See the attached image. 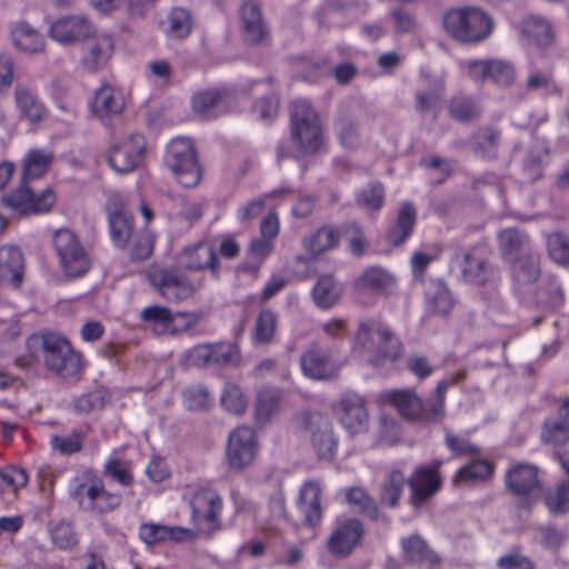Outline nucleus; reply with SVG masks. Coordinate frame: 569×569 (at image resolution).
<instances>
[{"label": "nucleus", "mask_w": 569, "mask_h": 569, "mask_svg": "<svg viewBox=\"0 0 569 569\" xmlns=\"http://www.w3.org/2000/svg\"><path fill=\"white\" fill-rule=\"evenodd\" d=\"M106 214L112 244L120 250H128L133 262L148 260L154 248V236L148 229L137 231L133 216L126 209L120 193L112 192L106 201Z\"/></svg>", "instance_id": "f257e3e1"}, {"label": "nucleus", "mask_w": 569, "mask_h": 569, "mask_svg": "<svg viewBox=\"0 0 569 569\" xmlns=\"http://www.w3.org/2000/svg\"><path fill=\"white\" fill-rule=\"evenodd\" d=\"M353 348L368 361L381 363L385 360H396L401 351V345L391 330L376 319L360 320L353 337Z\"/></svg>", "instance_id": "f03ea898"}, {"label": "nucleus", "mask_w": 569, "mask_h": 569, "mask_svg": "<svg viewBox=\"0 0 569 569\" xmlns=\"http://www.w3.org/2000/svg\"><path fill=\"white\" fill-rule=\"evenodd\" d=\"M70 497L81 510L97 515L112 512L122 503V496L108 490L102 479L91 470L74 479Z\"/></svg>", "instance_id": "7ed1b4c3"}, {"label": "nucleus", "mask_w": 569, "mask_h": 569, "mask_svg": "<svg viewBox=\"0 0 569 569\" xmlns=\"http://www.w3.org/2000/svg\"><path fill=\"white\" fill-rule=\"evenodd\" d=\"M41 341L44 367L60 378L79 380L84 370L82 355L57 333H46Z\"/></svg>", "instance_id": "20e7f679"}, {"label": "nucleus", "mask_w": 569, "mask_h": 569, "mask_svg": "<svg viewBox=\"0 0 569 569\" xmlns=\"http://www.w3.org/2000/svg\"><path fill=\"white\" fill-rule=\"evenodd\" d=\"M443 28L457 41L477 43L490 36L493 21L478 8H461L446 12Z\"/></svg>", "instance_id": "39448f33"}, {"label": "nucleus", "mask_w": 569, "mask_h": 569, "mask_svg": "<svg viewBox=\"0 0 569 569\" xmlns=\"http://www.w3.org/2000/svg\"><path fill=\"white\" fill-rule=\"evenodd\" d=\"M292 140L303 153H316L323 143L322 127L317 111L310 102L298 99L290 106Z\"/></svg>", "instance_id": "423d86ee"}, {"label": "nucleus", "mask_w": 569, "mask_h": 569, "mask_svg": "<svg viewBox=\"0 0 569 569\" xmlns=\"http://www.w3.org/2000/svg\"><path fill=\"white\" fill-rule=\"evenodd\" d=\"M181 270L178 266H153L148 272L152 288L168 302L184 301L203 286V279L192 280Z\"/></svg>", "instance_id": "0eeeda50"}, {"label": "nucleus", "mask_w": 569, "mask_h": 569, "mask_svg": "<svg viewBox=\"0 0 569 569\" xmlns=\"http://www.w3.org/2000/svg\"><path fill=\"white\" fill-rule=\"evenodd\" d=\"M52 243L60 268L68 278L82 277L90 270V253L74 232L66 228L59 229L53 234Z\"/></svg>", "instance_id": "6e6552de"}, {"label": "nucleus", "mask_w": 569, "mask_h": 569, "mask_svg": "<svg viewBox=\"0 0 569 569\" xmlns=\"http://www.w3.org/2000/svg\"><path fill=\"white\" fill-rule=\"evenodd\" d=\"M166 164L182 187L192 188L199 184L201 168L194 147L188 138L179 137L169 143Z\"/></svg>", "instance_id": "1a4fd4ad"}, {"label": "nucleus", "mask_w": 569, "mask_h": 569, "mask_svg": "<svg viewBox=\"0 0 569 569\" xmlns=\"http://www.w3.org/2000/svg\"><path fill=\"white\" fill-rule=\"evenodd\" d=\"M191 519L197 530L210 537L221 529L222 498L209 487L198 488L189 498Z\"/></svg>", "instance_id": "9d476101"}, {"label": "nucleus", "mask_w": 569, "mask_h": 569, "mask_svg": "<svg viewBox=\"0 0 569 569\" xmlns=\"http://www.w3.org/2000/svg\"><path fill=\"white\" fill-rule=\"evenodd\" d=\"M460 67L467 77L478 84L492 82L507 88L516 81L515 66L503 59H469L460 62Z\"/></svg>", "instance_id": "9b49d317"}, {"label": "nucleus", "mask_w": 569, "mask_h": 569, "mask_svg": "<svg viewBox=\"0 0 569 569\" xmlns=\"http://www.w3.org/2000/svg\"><path fill=\"white\" fill-rule=\"evenodd\" d=\"M140 319L150 326L158 336L177 335L194 326L196 320L191 313H172L163 306H149L141 310Z\"/></svg>", "instance_id": "f8f14e48"}, {"label": "nucleus", "mask_w": 569, "mask_h": 569, "mask_svg": "<svg viewBox=\"0 0 569 569\" xmlns=\"http://www.w3.org/2000/svg\"><path fill=\"white\" fill-rule=\"evenodd\" d=\"M146 148L147 144L143 136L138 133L130 134L110 148L109 163L119 173L132 172L143 162Z\"/></svg>", "instance_id": "ddd939ff"}, {"label": "nucleus", "mask_w": 569, "mask_h": 569, "mask_svg": "<svg viewBox=\"0 0 569 569\" xmlns=\"http://www.w3.org/2000/svg\"><path fill=\"white\" fill-rule=\"evenodd\" d=\"M56 202V196L51 189H46L34 194L24 182L10 193L3 196L2 203L22 214H38L49 212Z\"/></svg>", "instance_id": "4468645a"}, {"label": "nucleus", "mask_w": 569, "mask_h": 569, "mask_svg": "<svg viewBox=\"0 0 569 569\" xmlns=\"http://www.w3.org/2000/svg\"><path fill=\"white\" fill-rule=\"evenodd\" d=\"M258 446L253 429L236 428L228 438L227 462L233 470H242L250 466L257 456Z\"/></svg>", "instance_id": "2eb2a0df"}, {"label": "nucleus", "mask_w": 569, "mask_h": 569, "mask_svg": "<svg viewBox=\"0 0 569 569\" xmlns=\"http://www.w3.org/2000/svg\"><path fill=\"white\" fill-rule=\"evenodd\" d=\"M441 463V461H435L430 466H420L408 479L411 492L410 501L413 508H420L441 489L442 478L439 472Z\"/></svg>", "instance_id": "dca6fc26"}, {"label": "nucleus", "mask_w": 569, "mask_h": 569, "mask_svg": "<svg viewBox=\"0 0 569 569\" xmlns=\"http://www.w3.org/2000/svg\"><path fill=\"white\" fill-rule=\"evenodd\" d=\"M178 268L186 271H202L209 269L218 278L220 264L213 244L207 241H199L184 247L176 254Z\"/></svg>", "instance_id": "f3484780"}, {"label": "nucleus", "mask_w": 569, "mask_h": 569, "mask_svg": "<svg viewBox=\"0 0 569 569\" xmlns=\"http://www.w3.org/2000/svg\"><path fill=\"white\" fill-rule=\"evenodd\" d=\"M114 52V40L106 32H98L84 40L81 47V64L89 72H97L107 67Z\"/></svg>", "instance_id": "a211bd4d"}, {"label": "nucleus", "mask_w": 569, "mask_h": 569, "mask_svg": "<svg viewBox=\"0 0 569 569\" xmlns=\"http://www.w3.org/2000/svg\"><path fill=\"white\" fill-rule=\"evenodd\" d=\"M300 367L306 377L319 381L335 380L340 370L329 352L316 343L310 345L301 355Z\"/></svg>", "instance_id": "6ab92c4d"}, {"label": "nucleus", "mask_w": 569, "mask_h": 569, "mask_svg": "<svg viewBox=\"0 0 569 569\" xmlns=\"http://www.w3.org/2000/svg\"><path fill=\"white\" fill-rule=\"evenodd\" d=\"M363 533V526L358 519L337 520L327 541L328 550L337 557H346L360 543Z\"/></svg>", "instance_id": "aec40b11"}, {"label": "nucleus", "mask_w": 569, "mask_h": 569, "mask_svg": "<svg viewBox=\"0 0 569 569\" xmlns=\"http://www.w3.org/2000/svg\"><path fill=\"white\" fill-rule=\"evenodd\" d=\"M340 422L350 435L363 432L368 426V411L365 399L356 392L342 395L336 407Z\"/></svg>", "instance_id": "412c9836"}, {"label": "nucleus", "mask_w": 569, "mask_h": 569, "mask_svg": "<svg viewBox=\"0 0 569 569\" xmlns=\"http://www.w3.org/2000/svg\"><path fill=\"white\" fill-rule=\"evenodd\" d=\"M507 489L517 497H535L541 491L539 469L530 463H518L505 477Z\"/></svg>", "instance_id": "4be33fe9"}, {"label": "nucleus", "mask_w": 569, "mask_h": 569, "mask_svg": "<svg viewBox=\"0 0 569 569\" xmlns=\"http://www.w3.org/2000/svg\"><path fill=\"white\" fill-rule=\"evenodd\" d=\"M94 24L82 16H71L57 20L50 28V36L53 40L70 44L84 42L87 38L94 34Z\"/></svg>", "instance_id": "5701e85b"}, {"label": "nucleus", "mask_w": 569, "mask_h": 569, "mask_svg": "<svg viewBox=\"0 0 569 569\" xmlns=\"http://www.w3.org/2000/svg\"><path fill=\"white\" fill-rule=\"evenodd\" d=\"M322 489L318 481H306L298 496V510L303 516V523L309 528H315L320 525L323 517L322 503Z\"/></svg>", "instance_id": "b1692460"}, {"label": "nucleus", "mask_w": 569, "mask_h": 569, "mask_svg": "<svg viewBox=\"0 0 569 569\" xmlns=\"http://www.w3.org/2000/svg\"><path fill=\"white\" fill-rule=\"evenodd\" d=\"M556 418L545 419L540 439L545 445L560 447L569 443V397L558 400Z\"/></svg>", "instance_id": "393cba45"}, {"label": "nucleus", "mask_w": 569, "mask_h": 569, "mask_svg": "<svg viewBox=\"0 0 569 569\" xmlns=\"http://www.w3.org/2000/svg\"><path fill=\"white\" fill-rule=\"evenodd\" d=\"M455 262L460 267L463 280L468 283L481 286L491 276L487 259L477 249L456 254Z\"/></svg>", "instance_id": "a878e982"}, {"label": "nucleus", "mask_w": 569, "mask_h": 569, "mask_svg": "<svg viewBox=\"0 0 569 569\" xmlns=\"http://www.w3.org/2000/svg\"><path fill=\"white\" fill-rule=\"evenodd\" d=\"M240 20L244 40L252 44L262 43L268 37L260 6L253 0H246L240 8Z\"/></svg>", "instance_id": "bb28decb"}, {"label": "nucleus", "mask_w": 569, "mask_h": 569, "mask_svg": "<svg viewBox=\"0 0 569 569\" xmlns=\"http://www.w3.org/2000/svg\"><path fill=\"white\" fill-rule=\"evenodd\" d=\"M196 537L191 529L179 526H164L154 522L141 523L139 527V538L148 546L156 545L166 540L176 542L192 540Z\"/></svg>", "instance_id": "cd10ccee"}, {"label": "nucleus", "mask_w": 569, "mask_h": 569, "mask_svg": "<svg viewBox=\"0 0 569 569\" xmlns=\"http://www.w3.org/2000/svg\"><path fill=\"white\" fill-rule=\"evenodd\" d=\"M232 98L223 90H204L192 97V110L201 118H214L229 108Z\"/></svg>", "instance_id": "c85d7f7f"}, {"label": "nucleus", "mask_w": 569, "mask_h": 569, "mask_svg": "<svg viewBox=\"0 0 569 569\" xmlns=\"http://www.w3.org/2000/svg\"><path fill=\"white\" fill-rule=\"evenodd\" d=\"M24 261L22 252L13 246L0 248V282L18 288L22 283Z\"/></svg>", "instance_id": "c756f323"}, {"label": "nucleus", "mask_w": 569, "mask_h": 569, "mask_svg": "<svg viewBox=\"0 0 569 569\" xmlns=\"http://www.w3.org/2000/svg\"><path fill=\"white\" fill-rule=\"evenodd\" d=\"M509 263L511 264L513 286L517 291L533 284L540 277V257L536 251L528 252Z\"/></svg>", "instance_id": "7c9ffc66"}, {"label": "nucleus", "mask_w": 569, "mask_h": 569, "mask_svg": "<svg viewBox=\"0 0 569 569\" xmlns=\"http://www.w3.org/2000/svg\"><path fill=\"white\" fill-rule=\"evenodd\" d=\"M396 284L395 277L380 267L367 268L355 281V290L358 293L373 292L386 293Z\"/></svg>", "instance_id": "2f4dec72"}, {"label": "nucleus", "mask_w": 569, "mask_h": 569, "mask_svg": "<svg viewBox=\"0 0 569 569\" xmlns=\"http://www.w3.org/2000/svg\"><path fill=\"white\" fill-rule=\"evenodd\" d=\"M498 244L503 259L508 262H511L528 252H535L531 248L528 234L516 228L501 230L498 233Z\"/></svg>", "instance_id": "473e14b6"}, {"label": "nucleus", "mask_w": 569, "mask_h": 569, "mask_svg": "<svg viewBox=\"0 0 569 569\" xmlns=\"http://www.w3.org/2000/svg\"><path fill=\"white\" fill-rule=\"evenodd\" d=\"M417 221V210L412 202L401 203L395 226L388 231V242L399 247L412 234Z\"/></svg>", "instance_id": "72a5a7b5"}, {"label": "nucleus", "mask_w": 569, "mask_h": 569, "mask_svg": "<svg viewBox=\"0 0 569 569\" xmlns=\"http://www.w3.org/2000/svg\"><path fill=\"white\" fill-rule=\"evenodd\" d=\"M450 118L460 123H469L478 120L483 111L479 98L470 94L459 93L448 102Z\"/></svg>", "instance_id": "f704fd0d"}, {"label": "nucleus", "mask_w": 569, "mask_h": 569, "mask_svg": "<svg viewBox=\"0 0 569 569\" xmlns=\"http://www.w3.org/2000/svg\"><path fill=\"white\" fill-rule=\"evenodd\" d=\"M13 96L17 109L30 123H38L46 117L47 110L43 103L29 88L17 86Z\"/></svg>", "instance_id": "c9c22d12"}, {"label": "nucleus", "mask_w": 569, "mask_h": 569, "mask_svg": "<svg viewBox=\"0 0 569 569\" xmlns=\"http://www.w3.org/2000/svg\"><path fill=\"white\" fill-rule=\"evenodd\" d=\"M425 300L427 311L433 315H447L453 306L449 288L439 279L430 280L427 283Z\"/></svg>", "instance_id": "e433bc0d"}, {"label": "nucleus", "mask_w": 569, "mask_h": 569, "mask_svg": "<svg viewBox=\"0 0 569 569\" xmlns=\"http://www.w3.org/2000/svg\"><path fill=\"white\" fill-rule=\"evenodd\" d=\"M312 445L320 459H331L336 449L337 441L333 436L331 423L321 417L311 422Z\"/></svg>", "instance_id": "4c0bfd02"}, {"label": "nucleus", "mask_w": 569, "mask_h": 569, "mask_svg": "<svg viewBox=\"0 0 569 569\" xmlns=\"http://www.w3.org/2000/svg\"><path fill=\"white\" fill-rule=\"evenodd\" d=\"M124 108L122 96L113 87L104 84L100 87L92 101V111L103 119L109 114H119Z\"/></svg>", "instance_id": "58836bf2"}, {"label": "nucleus", "mask_w": 569, "mask_h": 569, "mask_svg": "<svg viewBox=\"0 0 569 569\" xmlns=\"http://www.w3.org/2000/svg\"><path fill=\"white\" fill-rule=\"evenodd\" d=\"M403 557L411 563L439 565V556L431 550L427 542L418 535L401 540Z\"/></svg>", "instance_id": "ea45409f"}, {"label": "nucleus", "mask_w": 569, "mask_h": 569, "mask_svg": "<svg viewBox=\"0 0 569 569\" xmlns=\"http://www.w3.org/2000/svg\"><path fill=\"white\" fill-rule=\"evenodd\" d=\"M339 244V232L332 226H323L302 241L305 250L312 257L336 248Z\"/></svg>", "instance_id": "a19ab883"}, {"label": "nucleus", "mask_w": 569, "mask_h": 569, "mask_svg": "<svg viewBox=\"0 0 569 569\" xmlns=\"http://www.w3.org/2000/svg\"><path fill=\"white\" fill-rule=\"evenodd\" d=\"M13 44L21 51L37 53L43 50V37L30 24L18 22L11 30Z\"/></svg>", "instance_id": "79ce46f5"}, {"label": "nucleus", "mask_w": 569, "mask_h": 569, "mask_svg": "<svg viewBox=\"0 0 569 569\" xmlns=\"http://www.w3.org/2000/svg\"><path fill=\"white\" fill-rule=\"evenodd\" d=\"M495 467L487 460L475 459L461 467L453 477L455 485L470 486L491 478Z\"/></svg>", "instance_id": "37998d69"}, {"label": "nucleus", "mask_w": 569, "mask_h": 569, "mask_svg": "<svg viewBox=\"0 0 569 569\" xmlns=\"http://www.w3.org/2000/svg\"><path fill=\"white\" fill-rule=\"evenodd\" d=\"M406 483L405 475L401 470L393 468L388 471L380 489V501L390 508L398 506L399 499Z\"/></svg>", "instance_id": "c03bdc74"}, {"label": "nucleus", "mask_w": 569, "mask_h": 569, "mask_svg": "<svg viewBox=\"0 0 569 569\" xmlns=\"http://www.w3.org/2000/svg\"><path fill=\"white\" fill-rule=\"evenodd\" d=\"M522 31L540 47L552 43L555 37L549 21L535 14L527 16L523 19Z\"/></svg>", "instance_id": "a18cd8bd"}, {"label": "nucleus", "mask_w": 569, "mask_h": 569, "mask_svg": "<svg viewBox=\"0 0 569 569\" xmlns=\"http://www.w3.org/2000/svg\"><path fill=\"white\" fill-rule=\"evenodd\" d=\"M388 399L405 418H417L422 411L421 399L411 390L391 391L388 393Z\"/></svg>", "instance_id": "49530a36"}, {"label": "nucleus", "mask_w": 569, "mask_h": 569, "mask_svg": "<svg viewBox=\"0 0 569 569\" xmlns=\"http://www.w3.org/2000/svg\"><path fill=\"white\" fill-rule=\"evenodd\" d=\"M340 295L341 288L331 276L319 278L312 290L315 303L322 309L333 307L339 301Z\"/></svg>", "instance_id": "de8ad7c7"}, {"label": "nucleus", "mask_w": 569, "mask_h": 569, "mask_svg": "<svg viewBox=\"0 0 569 569\" xmlns=\"http://www.w3.org/2000/svg\"><path fill=\"white\" fill-rule=\"evenodd\" d=\"M501 131L492 126L479 128L472 134L475 152L482 157H495L496 149L499 144Z\"/></svg>", "instance_id": "09e8293b"}, {"label": "nucleus", "mask_w": 569, "mask_h": 569, "mask_svg": "<svg viewBox=\"0 0 569 569\" xmlns=\"http://www.w3.org/2000/svg\"><path fill=\"white\" fill-rule=\"evenodd\" d=\"M278 327L277 315L269 310H261L256 319L252 339L254 343L268 345L276 335Z\"/></svg>", "instance_id": "8fccbe9b"}, {"label": "nucleus", "mask_w": 569, "mask_h": 569, "mask_svg": "<svg viewBox=\"0 0 569 569\" xmlns=\"http://www.w3.org/2000/svg\"><path fill=\"white\" fill-rule=\"evenodd\" d=\"M53 160L51 152L30 150L23 162V181L40 178L46 173Z\"/></svg>", "instance_id": "3c124183"}, {"label": "nucleus", "mask_w": 569, "mask_h": 569, "mask_svg": "<svg viewBox=\"0 0 569 569\" xmlns=\"http://www.w3.org/2000/svg\"><path fill=\"white\" fill-rule=\"evenodd\" d=\"M102 475L104 478L116 481L121 487H130L133 483L130 463L118 457H110L104 462Z\"/></svg>", "instance_id": "603ef678"}, {"label": "nucleus", "mask_w": 569, "mask_h": 569, "mask_svg": "<svg viewBox=\"0 0 569 569\" xmlns=\"http://www.w3.org/2000/svg\"><path fill=\"white\" fill-rule=\"evenodd\" d=\"M281 391L276 388H266L258 393L256 413L260 421H267L278 410Z\"/></svg>", "instance_id": "864d4df0"}, {"label": "nucleus", "mask_w": 569, "mask_h": 569, "mask_svg": "<svg viewBox=\"0 0 569 569\" xmlns=\"http://www.w3.org/2000/svg\"><path fill=\"white\" fill-rule=\"evenodd\" d=\"M109 400L110 396L106 390L97 389L76 398L73 408L80 415H88L94 410H101Z\"/></svg>", "instance_id": "5fc2aeb1"}, {"label": "nucleus", "mask_w": 569, "mask_h": 569, "mask_svg": "<svg viewBox=\"0 0 569 569\" xmlns=\"http://www.w3.org/2000/svg\"><path fill=\"white\" fill-rule=\"evenodd\" d=\"M221 405L230 413L241 415L248 407V400L237 383L227 382L221 396Z\"/></svg>", "instance_id": "6e6d98bb"}, {"label": "nucleus", "mask_w": 569, "mask_h": 569, "mask_svg": "<svg viewBox=\"0 0 569 569\" xmlns=\"http://www.w3.org/2000/svg\"><path fill=\"white\" fill-rule=\"evenodd\" d=\"M192 20L189 12L182 8L173 9L167 18L166 32L173 38H183L190 33Z\"/></svg>", "instance_id": "4d7b16f0"}, {"label": "nucleus", "mask_w": 569, "mask_h": 569, "mask_svg": "<svg viewBox=\"0 0 569 569\" xmlns=\"http://www.w3.org/2000/svg\"><path fill=\"white\" fill-rule=\"evenodd\" d=\"M274 242L266 239H253L249 247V256L253 260L252 264H243L242 269L247 272L257 274L263 261L271 254Z\"/></svg>", "instance_id": "13d9d810"}, {"label": "nucleus", "mask_w": 569, "mask_h": 569, "mask_svg": "<svg viewBox=\"0 0 569 569\" xmlns=\"http://www.w3.org/2000/svg\"><path fill=\"white\" fill-rule=\"evenodd\" d=\"M357 202L360 207L378 211L382 208L385 202V188L379 182H372L362 188L357 196Z\"/></svg>", "instance_id": "bf43d9fd"}, {"label": "nucleus", "mask_w": 569, "mask_h": 569, "mask_svg": "<svg viewBox=\"0 0 569 569\" xmlns=\"http://www.w3.org/2000/svg\"><path fill=\"white\" fill-rule=\"evenodd\" d=\"M346 498L348 503L358 508L359 511L367 513L372 519L378 518L379 510L376 501L365 489L360 487L350 488L346 493Z\"/></svg>", "instance_id": "052dcab7"}, {"label": "nucleus", "mask_w": 569, "mask_h": 569, "mask_svg": "<svg viewBox=\"0 0 569 569\" xmlns=\"http://www.w3.org/2000/svg\"><path fill=\"white\" fill-rule=\"evenodd\" d=\"M210 367L238 362L240 359V350L237 346L219 342L209 343Z\"/></svg>", "instance_id": "680f3d73"}, {"label": "nucleus", "mask_w": 569, "mask_h": 569, "mask_svg": "<svg viewBox=\"0 0 569 569\" xmlns=\"http://www.w3.org/2000/svg\"><path fill=\"white\" fill-rule=\"evenodd\" d=\"M335 131L343 147L353 148L358 144L359 132L352 118L340 116L335 123Z\"/></svg>", "instance_id": "e2e57ef3"}, {"label": "nucleus", "mask_w": 569, "mask_h": 569, "mask_svg": "<svg viewBox=\"0 0 569 569\" xmlns=\"http://www.w3.org/2000/svg\"><path fill=\"white\" fill-rule=\"evenodd\" d=\"M445 443L455 456L477 457L481 452L480 448L472 443L467 437L450 431L446 432Z\"/></svg>", "instance_id": "0e129e2a"}, {"label": "nucleus", "mask_w": 569, "mask_h": 569, "mask_svg": "<svg viewBox=\"0 0 569 569\" xmlns=\"http://www.w3.org/2000/svg\"><path fill=\"white\" fill-rule=\"evenodd\" d=\"M28 483V475L24 469L8 467L0 470V491L16 492Z\"/></svg>", "instance_id": "69168bd1"}, {"label": "nucleus", "mask_w": 569, "mask_h": 569, "mask_svg": "<svg viewBox=\"0 0 569 569\" xmlns=\"http://www.w3.org/2000/svg\"><path fill=\"white\" fill-rule=\"evenodd\" d=\"M548 510L553 515H562L569 510V485L560 483L555 492L545 498Z\"/></svg>", "instance_id": "338daca9"}, {"label": "nucleus", "mask_w": 569, "mask_h": 569, "mask_svg": "<svg viewBox=\"0 0 569 569\" xmlns=\"http://www.w3.org/2000/svg\"><path fill=\"white\" fill-rule=\"evenodd\" d=\"M496 566L498 569H536L535 562L519 549H513L501 556Z\"/></svg>", "instance_id": "774afa93"}]
</instances>
